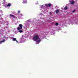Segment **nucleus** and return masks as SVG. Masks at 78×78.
Masks as SVG:
<instances>
[{
    "label": "nucleus",
    "instance_id": "nucleus-14",
    "mask_svg": "<svg viewBox=\"0 0 78 78\" xmlns=\"http://www.w3.org/2000/svg\"><path fill=\"white\" fill-rule=\"evenodd\" d=\"M18 13H20V11H18Z\"/></svg>",
    "mask_w": 78,
    "mask_h": 78
},
{
    "label": "nucleus",
    "instance_id": "nucleus-9",
    "mask_svg": "<svg viewBox=\"0 0 78 78\" xmlns=\"http://www.w3.org/2000/svg\"><path fill=\"white\" fill-rule=\"evenodd\" d=\"M11 4L10 3H8V5H7V6H11Z\"/></svg>",
    "mask_w": 78,
    "mask_h": 78
},
{
    "label": "nucleus",
    "instance_id": "nucleus-4",
    "mask_svg": "<svg viewBox=\"0 0 78 78\" xmlns=\"http://www.w3.org/2000/svg\"><path fill=\"white\" fill-rule=\"evenodd\" d=\"M70 2H71V5H73L75 3V1H70Z\"/></svg>",
    "mask_w": 78,
    "mask_h": 78
},
{
    "label": "nucleus",
    "instance_id": "nucleus-13",
    "mask_svg": "<svg viewBox=\"0 0 78 78\" xmlns=\"http://www.w3.org/2000/svg\"><path fill=\"white\" fill-rule=\"evenodd\" d=\"M5 41V40H3V41H1V42H4V41Z\"/></svg>",
    "mask_w": 78,
    "mask_h": 78
},
{
    "label": "nucleus",
    "instance_id": "nucleus-1",
    "mask_svg": "<svg viewBox=\"0 0 78 78\" xmlns=\"http://www.w3.org/2000/svg\"><path fill=\"white\" fill-rule=\"evenodd\" d=\"M33 41H36L37 44H39L41 42V40L39 38V35H35L33 37Z\"/></svg>",
    "mask_w": 78,
    "mask_h": 78
},
{
    "label": "nucleus",
    "instance_id": "nucleus-3",
    "mask_svg": "<svg viewBox=\"0 0 78 78\" xmlns=\"http://www.w3.org/2000/svg\"><path fill=\"white\" fill-rule=\"evenodd\" d=\"M45 6L46 7H47L48 8L49 7H51V6H52V4L51 3H49L48 4H45Z\"/></svg>",
    "mask_w": 78,
    "mask_h": 78
},
{
    "label": "nucleus",
    "instance_id": "nucleus-6",
    "mask_svg": "<svg viewBox=\"0 0 78 78\" xmlns=\"http://www.w3.org/2000/svg\"><path fill=\"white\" fill-rule=\"evenodd\" d=\"M27 3V0H23V3Z\"/></svg>",
    "mask_w": 78,
    "mask_h": 78
},
{
    "label": "nucleus",
    "instance_id": "nucleus-7",
    "mask_svg": "<svg viewBox=\"0 0 78 78\" xmlns=\"http://www.w3.org/2000/svg\"><path fill=\"white\" fill-rule=\"evenodd\" d=\"M13 41H16L17 42H18V41L16 40V38H13Z\"/></svg>",
    "mask_w": 78,
    "mask_h": 78
},
{
    "label": "nucleus",
    "instance_id": "nucleus-2",
    "mask_svg": "<svg viewBox=\"0 0 78 78\" xmlns=\"http://www.w3.org/2000/svg\"><path fill=\"white\" fill-rule=\"evenodd\" d=\"M22 24H20L19 27H18L17 28V29L18 30H22Z\"/></svg>",
    "mask_w": 78,
    "mask_h": 78
},
{
    "label": "nucleus",
    "instance_id": "nucleus-5",
    "mask_svg": "<svg viewBox=\"0 0 78 78\" xmlns=\"http://www.w3.org/2000/svg\"><path fill=\"white\" fill-rule=\"evenodd\" d=\"M56 14H58L59 12V10L58 9H57L55 10Z\"/></svg>",
    "mask_w": 78,
    "mask_h": 78
},
{
    "label": "nucleus",
    "instance_id": "nucleus-8",
    "mask_svg": "<svg viewBox=\"0 0 78 78\" xmlns=\"http://www.w3.org/2000/svg\"><path fill=\"white\" fill-rule=\"evenodd\" d=\"M10 16L11 17H14V15H12L11 14H10Z\"/></svg>",
    "mask_w": 78,
    "mask_h": 78
},
{
    "label": "nucleus",
    "instance_id": "nucleus-12",
    "mask_svg": "<svg viewBox=\"0 0 78 78\" xmlns=\"http://www.w3.org/2000/svg\"><path fill=\"white\" fill-rule=\"evenodd\" d=\"M55 25H56V26H58V23H56L55 24Z\"/></svg>",
    "mask_w": 78,
    "mask_h": 78
},
{
    "label": "nucleus",
    "instance_id": "nucleus-15",
    "mask_svg": "<svg viewBox=\"0 0 78 78\" xmlns=\"http://www.w3.org/2000/svg\"><path fill=\"white\" fill-rule=\"evenodd\" d=\"M49 14H50V15L51 14V12H50Z\"/></svg>",
    "mask_w": 78,
    "mask_h": 78
},
{
    "label": "nucleus",
    "instance_id": "nucleus-17",
    "mask_svg": "<svg viewBox=\"0 0 78 78\" xmlns=\"http://www.w3.org/2000/svg\"><path fill=\"white\" fill-rule=\"evenodd\" d=\"M4 37V38H6V37L5 36V37Z\"/></svg>",
    "mask_w": 78,
    "mask_h": 78
},
{
    "label": "nucleus",
    "instance_id": "nucleus-11",
    "mask_svg": "<svg viewBox=\"0 0 78 78\" xmlns=\"http://www.w3.org/2000/svg\"><path fill=\"white\" fill-rule=\"evenodd\" d=\"M18 32H19V33H22V32H23V31L22 30H19L18 31Z\"/></svg>",
    "mask_w": 78,
    "mask_h": 78
},
{
    "label": "nucleus",
    "instance_id": "nucleus-10",
    "mask_svg": "<svg viewBox=\"0 0 78 78\" xmlns=\"http://www.w3.org/2000/svg\"><path fill=\"white\" fill-rule=\"evenodd\" d=\"M67 8H68V7L67 6H66L65 8H64V9L65 10H67Z\"/></svg>",
    "mask_w": 78,
    "mask_h": 78
},
{
    "label": "nucleus",
    "instance_id": "nucleus-16",
    "mask_svg": "<svg viewBox=\"0 0 78 78\" xmlns=\"http://www.w3.org/2000/svg\"><path fill=\"white\" fill-rule=\"evenodd\" d=\"M73 12H75V10H74L73 11Z\"/></svg>",
    "mask_w": 78,
    "mask_h": 78
},
{
    "label": "nucleus",
    "instance_id": "nucleus-18",
    "mask_svg": "<svg viewBox=\"0 0 78 78\" xmlns=\"http://www.w3.org/2000/svg\"><path fill=\"white\" fill-rule=\"evenodd\" d=\"M76 22V23H77V22H76H76Z\"/></svg>",
    "mask_w": 78,
    "mask_h": 78
}]
</instances>
